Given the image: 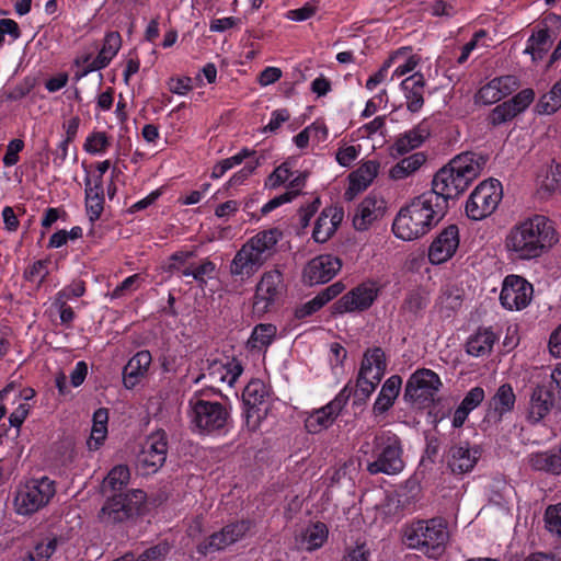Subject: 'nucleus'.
<instances>
[{"label":"nucleus","mask_w":561,"mask_h":561,"mask_svg":"<svg viewBox=\"0 0 561 561\" xmlns=\"http://www.w3.org/2000/svg\"><path fill=\"white\" fill-rule=\"evenodd\" d=\"M543 517L546 528L561 538V503L549 505Z\"/></svg>","instance_id":"c03bdc74"},{"label":"nucleus","mask_w":561,"mask_h":561,"mask_svg":"<svg viewBox=\"0 0 561 561\" xmlns=\"http://www.w3.org/2000/svg\"><path fill=\"white\" fill-rule=\"evenodd\" d=\"M494 81L503 98L510 95L519 87V80L515 76H503L494 78Z\"/></svg>","instance_id":"4d7b16f0"},{"label":"nucleus","mask_w":561,"mask_h":561,"mask_svg":"<svg viewBox=\"0 0 561 561\" xmlns=\"http://www.w3.org/2000/svg\"><path fill=\"white\" fill-rule=\"evenodd\" d=\"M168 454V437L164 431L152 433L138 455V462L148 472H156L163 466Z\"/></svg>","instance_id":"a211bd4d"},{"label":"nucleus","mask_w":561,"mask_h":561,"mask_svg":"<svg viewBox=\"0 0 561 561\" xmlns=\"http://www.w3.org/2000/svg\"><path fill=\"white\" fill-rule=\"evenodd\" d=\"M104 496L106 500L98 513V519L105 526H115L139 516L147 497L140 489Z\"/></svg>","instance_id":"423d86ee"},{"label":"nucleus","mask_w":561,"mask_h":561,"mask_svg":"<svg viewBox=\"0 0 561 561\" xmlns=\"http://www.w3.org/2000/svg\"><path fill=\"white\" fill-rule=\"evenodd\" d=\"M130 479V472L127 466H115L104 478L102 483L103 495L123 492Z\"/></svg>","instance_id":"72a5a7b5"},{"label":"nucleus","mask_w":561,"mask_h":561,"mask_svg":"<svg viewBox=\"0 0 561 561\" xmlns=\"http://www.w3.org/2000/svg\"><path fill=\"white\" fill-rule=\"evenodd\" d=\"M556 407V394L552 386L543 381L536 385L529 394L527 407V421L537 424L542 421Z\"/></svg>","instance_id":"6ab92c4d"},{"label":"nucleus","mask_w":561,"mask_h":561,"mask_svg":"<svg viewBox=\"0 0 561 561\" xmlns=\"http://www.w3.org/2000/svg\"><path fill=\"white\" fill-rule=\"evenodd\" d=\"M486 161V157L473 151L457 154L435 173L432 190L426 193L433 194V199L437 197L448 211L449 202L458 198L469 187L481 174Z\"/></svg>","instance_id":"f257e3e1"},{"label":"nucleus","mask_w":561,"mask_h":561,"mask_svg":"<svg viewBox=\"0 0 561 561\" xmlns=\"http://www.w3.org/2000/svg\"><path fill=\"white\" fill-rule=\"evenodd\" d=\"M386 206L382 198L369 195L357 206L353 217V226L357 231H365L377 219L383 216Z\"/></svg>","instance_id":"4be33fe9"},{"label":"nucleus","mask_w":561,"mask_h":561,"mask_svg":"<svg viewBox=\"0 0 561 561\" xmlns=\"http://www.w3.org/2000/svg\"><path fill=\"white\" fill-rule=\"evenodd\" d=\"M448 539L447 524L443 518L419 520L405 531V545L432 559L445 552Z\"/></svg>","instance_id":"39448f33"},{"label":"nucleus","mask_w":561,"mask_h":561,"mask_svg":"<svg viewBox=\"0 0 561 561\" xmlns=\"http://www.w3.org/2000/svg\"><path fill=\"white\" fill-rule=\"evenodd\" d=\"M516 401L515 393L510 383L501 385L495 394L490 401V408L493 409V413L501 419L503 414L511 412L514 409Z\"/></svg>","instance_id":"f704fd0d"},{"label":"nucleus","mask_w":561,"mask_h":561,"mask_svg":"<svg viewBox=\"0 0 561 561\" xmlns=\"http://www.w3.org/2000/svg\"><path fill=\"white\" fill-rule=\"evenodd\" d=\"M535 100V91L530 88L524 89L507 100L516 114L523 113Z\"/></svg>","instance_id":"de8ad7c7"},{"label":"nucleus","mask_w":561,"mask_h":561,"mask_svg":"<svg viewBox=\"0 0 561 561\" xmlns=\"http://www.w3.org/2000/svg\"><path fill=\"white\" fill-rule=\"evenodd\" d=\"M122 46V37L118 32L106 34L101 51L113 58Z\"/></svg>","instance_id":"5fc2aeb1"},{"label":"nucleus","mask_w":561,"mask_h":561,"mask_svg":"<svg viewBox=\"0 0 561 561\" xmlns=\"http://www.w3.org/2000/svg\"><path fill=\"white\" fill-rule=\"evenodd\" d=\"M543 186L548 191L561 190V164L551 165L543 181Z\"/></svg>","instance_id":"e2e57ef3"},{"label":"nucleus","mask_w":561,"mask_h":561,"mask_svg":"<svg viewBox=\"0 0 561 561\" xmlns=\"http://www.w3.org/2000/svg\"><path fill=\"white\" fill-rule=\"evenodd\" d=\"M345 289V285L339 280L322 289L316 297V301L322 308L325 304L334 299Z\"/></svg>","instance_id":"3c124183"},{"label":"nucleus","mask_w":561,"mask_h":561,"mask_svg":"<svg viewBox=\"0 0 561 561\" xmlns=\"http://www.w3.org/2000/svg\"><path fill=\"white\" fill-rule=\"evenodd\" d=\"M56 494V483L48 477L31 478L16 488L13 507L18 515L31 516L47 506Z\"/></svg>","instance_id":"0eeeda50"},{"label":"nucleus","mask_w":561,"mask_h":561,"mask_svg":"<svg viewBox=\"0 0 561 561\" xmlns=\"http://www.w3.org/2000/svg\"><path fill=\"white\" fill-rule=\"evenodd\" d=\"M479 457L478 448L471 449L468 443L453 445L447 455V466L454 473L462 474L474 468Z\"/></svg>","instance_id":"b1692460"},{"label":"nucleus","mask_w":561,"mask_h":561,"mask_svg":"<svg viewBox=\"0 0 561 561\" xmlns=\"http://www.w3.org/2000/svg\"><path fill=\"white\" fill-rule=\"evenodd\" d=\"M425 79L421 72H415L401 82V89L407 100V108L411 113L419 112L424 105Z\"/></svg>","instance_id":"bb28decb"},{"label":"nucleus","mask_w":561,"mask_h":561,"mask_svg":"<svg viewBox=\"0 0 561 561\" xmlns=\"http://www.w3.org/2000/svg\"><path fill=\"white\" fill-rule=\"evenodd\" d=\"M484 399V390L481 387L472 388L459 404L469 413L474 410Z\"/></svg>","instance_id":"864d4df0"},{"label":"nucleus","mask_w":561,"mask_h":561,"mask_svg":"<svg viewBox=\"0 0 561 561\" xmlns=\"http://www.w3.org/2000/svg\"><path fill=\"white\" fill-rule=\"evenodd\" d=\"M228 419L226 408L219 402L197 400L192 409V423L202 432H213L225 426Z\"/></svg>","instance_id":"ddd939ff"},{"label":"nucleus","mask_w":561,"mask_h":561,"mask_svg":"<svg viewBox=\"0 0 561 561\" xmlns=\"http://www.w3.org/2000/svg\"><path fill=\"white\" fill-rule=\"evenodd\" d=\"M24 147V142L21 139H13L9 142L7 153L3 157V163L7 167H11L18 163L19 156L18 153L22 151Z\"/></svg>","instance_id":"052dcab7"},{"label":"nucleus","mask_w":561,"mask_h":561,"mask_svg":"<svg viewBox=\"0 0 561 561\" xmlns=\"http://www.w3.org/2000/svg\"><path fill=\"white\" fill-rule=\"evenodd\" d=\"M110 146L108 138L104 131H94L85 140L84 150L89 153L104 151Z\"/></svg>","instance_id":"49530a36"},{"label":"nucleus","mask_w":561,"mask_h":561,"mask_svg":"<svg viewBox=\"0 0 561 561\" xmlns=\"http://www.w3.org/2000/svg\"><path fill=\"white\" fill-rule=\"evenodd\" d=\"M529 463L535 470L561 474V443L556 448L531 455Z\"/></svg>","instance_id":"2f4dec72"},{"label":"nucleus","mask_w":561,"mask_h":561,"mask_svg":"<svg viewBox=\"0 0 561 561\" xmlns=\"http://www.w3.org/2000/svg\"><path fill=\"white\" fill-rule=\"evenodd\" d=\"M561 107V79L557 81L549 92L541 95L535 111L540 115H550Z\"/></svg>","instance_id":"58836bf2"},{"label":"nucleus","mask_w":561,"mask_h":561,"mask_svg":"<svg viewBox=\"0 0 561 561\" xmlns=\"http://www.w3.org/2000/svg\"><path fill=\"white\" fill-rule=\"evenodd\" d=\"M342 262L337 256L322 254L310 260L302 271V282L313 286L331 280L341 270Z\"/></svg>","instance_id":"f3484780"},{"label":"nucleus","mask_w":561,"mask_h":561,"mask_svg":"<svg viewBox=\"0 0 561 561\" xmlns=\"http://www.w3.org/2000/svg\"><path fill=\"white\" fill-rule=\"evenodd\" d=\"M299 194V191H288L284 194L276 196L272 198L270 202H267L261 209V213L263 215L268 214L270 211L274 210L278 206L291 202L297 195Z\"/></svg>","instance_id":"bf43d9fd"},{"label":"nucleus","mask_w":561,"mask_h":561,"mask_svg":"<svg viewBox=\"0 0 561 561\" xmlns=\"http://www.w3.org/2000/svg\"><path fill=\"white\" fill-rule=\"evenodd\" d=\"M48 275L47 270V261L46 260H38L34 262L24 272V278L27 282H35L38 280V283H43Z\"/></svg>","instance_id":"8fccbe9b"},{"label":"nucleus","mask_w":561,"mask_h":561,"mask_svg":"<svg viewBox=\"0 0 561 561\" xmlns=\"http://www.w3.org/2000/svg\"><path fill=\"white\" fill-rule=\"evenodd\" d=\"M267 396L265 383L260 379L251 380L243 389L242 400L247 407V419L251 416V411L262 404Z\"/></svg>","instance_id":"c9c22d12"},{"label":"nucleus","mask_w":561,"mask_h":561,"mask_svg":"<svg viewBox=\"0 0 561 561\" xmlns=\"http://www.w3.org/2000/svg\"><path fill=\"white\" fill-rule=\"evenodd\" d=\"M502 199V185L497 180L481 182L466 203V214L472 220L490 216Z\"/></svg>","instance_id":"9b49d317"},{"label":"nucleus","mask_w":561,"mask_h":561,"mask_svg":"<svg viewBox=\"0 0 561 561\" xmlns=\"http://www.w3.org/2000/svg\"><path fill=\"white\" fill-rule=\"evenodd\" d=\"M352 396L350 385H346L327 405L313 411L305 421L309 433H319L331 426Z\"/></svg>","instance_id":"f8f14e48"},{"label":"nucleus","mask_w":561,"mask_h":561,"mask_svg":"<svg viewBox=\"0 0 561 561\" xmlns=\"http://www.w3.org/2000/svg\"><path fill=\"white\" fill-rule=\"evenodd\" d=\"M85 185V208L91 222L96 221L104 209V191L101 176L95 179V184L91 185L89 176L84 180Z\"/></svg>","instance_id":"7c9ffc66"},{"label":"nucleus","mask_w":561,"mask_h":561,"mask_svg":"<svg viewBox=\"0 0 561 561\" xmlns=\"http://www.w3.org/2000/svg\"><path fill=\"white\" fill-rule=\"evenodd\" d=\"M320 198L316 197L310 204L307 206H302L299 209V224L301 229H305L309 226L311 218L318 211L320 207Z\"/></svg>","instance_id":"13d9d810"},{"label":"nucleus","mask_w":561,"mask_h":561,"mask_svg":"<svg viewBox=\"0 0 561 561\" xmlns=\"http://www.w3.org/2000/svg\"><path fill=\"white\" fill-rule=\"evenodd\" d=\"M503 99L494 79L483 85L477 93V100L484 105H490Z\"/></svg>","instance_id":"a18cd8bd"},{"label":"nucleus","mask_w":561,"mask_h":561,"mask_svg":"<svg viewBox=\"0 0 561 561\" xmlns=\"http://www.w3.org/2000/svg\"><path fill=\"white\" fill-rule=\"evenodd\" d=\"M152 358L149 351H140L128 360L123 369V382L127 389H133L140 382Z\"/></svg>","instance_id":"a878e982"},{"label":"nucleus","mask_w":561,"mask_h":561,"mask_svg":"<svg viewBox=\"0 0 561 561\" xmlns=\"http://www.w3.org/2000/svg\"><path fill=\"white\" fill-rule=\"evenodd\" d=\"M442 381L438 375L426 368L414 371L407 381L403 399L407 402L425 408L434 401Z\"/></svg>","instance_id":"9d476101"},{"label":"nucleus","mask_w":561,"mask_h":561,"mask_svg":"<svg viewBox=\"0 0 561 561\" xmlns=\"http://www.w3.org/2000/svg\"><path fill=\"white\" fill-rule=\"evenodd\" d=\"M533 285L518 275L505 277L500 294V300L508 310H520L528 306L533 296Z\"/></svg>","instance_id":"2eb2a0df"},{"label":"nucleus","mask_w":561,"mask_h":561,"mask_svg":"<svg viewBox=\"0 0 561 561\" xmlns=\"http://www.w3.org/2000/svg\"><path fill=\"white\" fill-rule=\"evenodd\" d=\"M557 242L550 221L540 215L514 226L506 236L505 245L516 257L531 260L540 256Z\"/></svg>","instance_id":"7ed1b4c3"},{"label":"nucleus","mask_w":561,"mask_h":561,"mask_svg":"<svg viewBox=\"0 0 561 561\" xmlns=\"http://www.w3.org/2000/svg\"><path fill=\"white\" fill-rule=\"evenodd\" d=\"M433 197V194L424 192L400 209L392 224L396 237L404 241L419 239L446 216L445 205Z\"/></svg>","instance_id":"f03ea898"},{"label":"nucleus","mask_w":561,"mask_h":561,"mask_svg":"<svg viewBox=\"0 0 561 561\" xmlns=\"http://www.w3.org/2000/svg\"><path fill=\"white\" fill-rule=\"evenodd\" d=\"M170 550L168 543H159L145 550L136 561H159Z\"/></svg>","instance_id":"6e6d98bb"},{"label":"nucleus","mask_w":561,"mask_h":561,"mask_svg":"<svg viewBox=\"0 0 561 561\" xmlns=\"http://www.w3.org/2000/svg\"><path fill=\"white\" fill-rule=\"evenodd\" d=\"M260 165L259 159L254 162H247L245 165L236 173L229 181V185L234 186L242 184Z\"/></svg>","instance_id":"0e129e2a"},{"label":"nucleus","mask_w":561,"mask_h":561,"mask_svg":"<svg viewBox=\"0 0 561 561\" xmlns=\"http://www.w3.org/2000/svg\"><path fill=\"white\" fill-rule=\"evenodd\" d=\"M277 329L271 323H260L254 327L248 341V347L251 350L266 348L275 339Z\"/></svg>","instance_id":"ea45409f"},{"label":"nucleus","mask_w":561,"mask_h":561,"mask_svg":"<svg viewBox=\"0 0 561 561\" xmlns=\"http://www.w3.org/2000/svg\"><path fill=\"white\" fill-rule=\"evenodd\" d=\"M342 207H325L316 220L312 239L318 243L327 242L336 231L343 220Z\"/></svg>","instance_id":"5701e85b"},{"label":"nucleus","mask_w":561,"mask_h":561,"mask_svg":"<svg viewBox=\"0 0 561 561\" xmlns=\"http://www.w3.org/2000/svg\"><path fill=\"white\" fill-rule=\"evenodd\" d=\"M289 117V112L286 108L274 111L270 123L264 127V131H276Z\"/></svg>","instance_id":"69168bd1"},{"label":"nucleus","mask_w":561,"mask_h":561,"mask_svg":"<svg viewBox=\"0 0 561 561\" xmlns=\"http://www.w3.org/2000/svg\"><path fill=\"white\" fill-rule=\"evenodd\" d=\"M496 335L491 329L480 328L467 341V353L479 357L491 353Z\"/></svg>","instance_id":"473e14b6"},{"label":"nucleus","mask_w":561,"mask_h":561,"mask_svg":"<svg viewBox=\"0 0 561 561\" xmlns=\"http://www.w3.org/2000/svg\"><path fill=\"white\" fill-rule=\"evenodd\" d=\"M378 291L376 283H362L334 302L333 313L367 310L378 297Z\"/></svg>","instance_id":"4468645a"},{"label":"nucleus","mask_w":561,"mask_h":561,"mask_svg":"<svg viewBox=\"0 0 561 561\" xmlns=\"http://www.w3.org/2000/svg\"><path fill=\"white\" fill-rule=\"evenodd\" d=\"M426 158L423 153L416 152L407 158H403L390 170V176L394 180H401L413 172H415L424 162Z\"/></svg>","instance_id":"a19ab883"},{"label":"nucleus","mask_w":561,"mask_h":561,"mask_svg":"<svg viewBox=\"0 0 561 561\" xmlns=\"http://www.w3.org/2000/svg\"><path fill=\"white\" fill-rule=\"evenodd\" d=\"M207 376L211 383L228 382L230 386L234 383L238 377L242 374L243 368L237 359L228 360L222 363L219 359H206Z\"/></svg>","instance_id":"393cba45"},{"label":"nucleus","mask_w":561,"mask_h":561,"mask_svg":"<svg viewBox=\"0 0 561 561\" xmlns=\"http://www.w3.org/2000/svg\"><path fill=\"white\" fill-rule=\"evenodd\" d=\"M552 44L549 28H541L527 42L525 54L531 55L534 61L541 60Z\"/></svg>","instance_id":"4c0bfd02"},{"label":"nucleus","mask_w":561,"mask_h":561,"mask_svg":"<svg viewBox=\"0 0 561 561\" xmlns=\"http://www.w3.org/2000/svg\"><path fill=\"white\" fill-rule=\"evenodd\" d=\"M282 237L277 229L261 231L252 237L234 255L230 273L241 277H251L270 259Z\"/></svg>","instance_id":"20e7f679"},{"label":"nucleus","mask_w":561,"mask_h":561,"mask_svg":"<svg viewBox=\"0 0 561 561\" xmlns=\"http://www.w3.org/2000/svg\"><path fill=\"white\" fill-rule=\"evenodd\" d=\"M358 150L355 146H347L339 149L336 152V161L342 167H350L351 163L357 158Z\"/></svg>","instance_id":"338daca9"},{"label":"nucleus","mask_w":561,"mask_h":561,"mask_svg":"<svg viewBox=\"0 0 561 561\" xmlns=\"http://www.w3.org/2000/svg\"><path fill=\"white\" fill-rule=\"evenodd\" d=\"M282 284V273L277 270L264 273L256 285L253 309L257 313H264L276 299Z\"/></svg>","instance_id":"412c9836"},{"label":"nucleus","mask_w":561,"mask_h":561,"mask_svg":"<svg viewBox=\"0 0 561 561\" xmlns=\"http://www.w3.org/2000/svg\"><path fill=\"white\" fill-rule=\"evenodd\" d=\"M428 135L430 131L427 126L424 124H419L397 139L394 145L390 148L391 156L397 158L420 147L428 137Z\"/></svg>","instance_id":"c85d7f7f"},{"label":"nucleus","mask_w":561,"mask_h":561,"mask_svg":"<svg viewBox=\"0 0 561 561\" xmlns=\"http://www.w3.org/2000/svg\"><path fill=\"white\" fill-rule=\"evenodd\" d=\"M402 378L399 375H392L382 385L381 390L373 405V413L381 415L386 413L394 403L400 393Z\"/></svg>","instance_id":"c756f323"},{"label":"nucleus","mask_w":561,"mask_h":561,"mask_svg":"<svg viewBox=\"0 0 561 561\" xmlns=\"http://www.w3.org/2000/svg\"><path fill=\"white\" fill-rule=\"evenodd\" d=\"M58 540L53 538L48 542H39L35 546L34 550L28 552L24 561H48V559L56 551Z\"/></svg>","instance_id":"37998d69"},{"label":"nucleus","mask_w":561,"mask_h":561,"mask_svg":"<svg viewBox=\"0 0 561 561\" xmlns=\"http://www.w3.org/2000/svg\"><path fill=\"white\" fill-rule=\"evenodd\" d=\"M375 460L367 463L370 474H397L404 468L401 439L391 433L376 435L373 443Z\"/></svg>","instance_id":"1a4fd4ad"},{"label":"nucleus","mask_w":561,"mask_h":561,"mask_svg":"<svg viewBox=\"0 0 561 561\" xmlns=\"http://www.w3.org/2000/svg\"><path fill=\"white\" fill-rule=\"evenodd\" d=\"M345 289V285L339 280L322 289L316 297V301L322 308L325 304L334 299Z\"/></svg>","instance_id":"603ef678"},{"label":"nucleus","mask_w":561,"mask_h":561,"mask_svg":"<svg viewBox=\"0 0 561 561\" xmlns=\"http://www.w3.org/2000/svg\"><path fill=\"white\" fill-rule=\"evenodd\" d=\"M425 297L419 291H411L407 295L401 308L404 312L417 316L419 312L425 308Z\"/></svg>","instance_id":"09e8293b"},{"label":"nucleus","mask_w":561,"mask_h":561,"mask_svg":"<svg viewBox=\"0 0 561 561\" xmlns=\"http://www.w3.org/2000/svg\"><path fill=\"white\" fill-rule=\"evenodd\" d=\"M369 549L364 543L357 545L347 551L342 561H369Z\"/></svg>","instance_id":"774afa93"},{"label":"nucleus","mask_w":561,"mask_h":561,"mask_svg":"<svg viewBox=\"0 0 561 561\" xmlns=\"http://www.w3.org/2000/svg\"><path fill=\"white\" fill-rule=\"evenodd\" d=\"M107 434V425L94 424L92 426L91 436L88 440L89 449H98L104 442Z\"/></svg>","instance_id":"680f3d73"},{"label":"nucleus","mask_w":561,"mask_h":561,"mask_svg":"<svg viewBox=\"0 0 561 561\" xmlns=\"http://www.w3.org/2000/svg\"><path fill=\"white\" fill-rule=\"evenodd\" d=\"M251 528V522L237 520L230 523L221 528V530L214 533L206 540L197 546V550L202 554H207L210 551L225 549L226 547L242 539Z\"/></svg>","instance_id":"dca6fc26"},{"label":"nucleus","mask_w":561,"mask_h":561,"mask_svg":"<svg viewBox=\"0 0 561 561\" xmlns=\"http://www.w3.org/2000/svg\"><path fill=\"white\" fill-rule=\"evenodd\" d=\"M459 245V229L456 225H449L432 242L428 250V259L433 264H440L449 260Z\"/></svg>","instance_id":"aec40b11"},{"label":"nucleus","mask_w":561,"mask_h":561,"mask_svg":"<svg viewBox=\"0 0 561 561\" xmlns=\"http://www.w3.org/2000/svg\"><path fill=\"white\" fill-rule=\"evenodd\" d=\"M379 163L373 160L363 163L356 171L350 174V187L345 192L346 199H353L355 194L364 191L377 176Z\"/></svg>","instance_id":"cd10ccee"},{"label":"nucleus","mask_w":561,"mask_h":561,"mask_svg":"<svg viewBox=\"0 0 561 561\" xmlns=\"http://www.w3.org/2000/svg\"><path fill=\"white\" fill-rule=\"evenodd\" d=\"M517 114L510 104L508 101H505L499 105H496L489 115V122L493 126H499L501 124H504L506 122L512 121L514 117H516Z\"/></svg>","instance_id":"79ce46f5"},{"label":"nucleus","mask_w":561,"mask_h":561,"mask_svg":"<svg viewBox=\"0 0 561 561\" xmlns=\"http://www.w3.org/2000/svg\"><path fill=\"white\" fill-rule=\"evenodd\" d=\"M387 369L386 355L381 347L368 348L363 356L355 388L347 383L354 396V404L364 405L381 381Z\"/></svg>","instance_id":"6e6552de"},{"label":"nucleus","mask_w":561,"mask_h":561,"mask_svg":"<svg viewBox=\"0 0 561 561\" xmlns=\"http://www.w3.org/2000/svg\"><path fill=\"white\" fill-rule=\"evenodd\" d=\"M328 538V528L323 523H314L301 534L300 547L307 551H313L322 547Z\"/></svg>","instance_id":"e433bc0d"}]
</instances>
